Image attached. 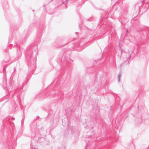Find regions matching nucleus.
Returning a JSON list of instances; mask_svg holds the SVG:
<instances>
[{
  "label": "nucleus",
  "mask_w": 149,
  "mask_h": 149,
  "mask_svg": "<svg viewBox=\"0 0 149 149\" xmlns=\"http://www.w3.org/2000/svg\"><path fill=\"white\" fill-rule=\"evenodd\" d=\"M35 149H38L37 148H35Z\"/></svg>",
  "instance_id": "20e7f679"
},
{
  "label": "nucleus",
  "mask_w": 149,
  "mask_h": 149,
  "mask_svg": "<svg viewBox=\"0 0 149 149\" xmlns=\"http://www.w3.org/2000/svg\"><path fill=\"white\" fill-rule=\"evenodd\" d=\"M121 54H122V53H123L122 50H121Z\"/></svg>",
  "instance_id": "f03ea898"
},
{
  "label": "nucleus",
  "mask_w": 149,
  "mask_h": 149,
  "mask_svg": "<svg viewBox=\"0 0 149 149\" xmlns=\"http://www.w3.org/2000/svg\"><path fill=\"white\" fill-rule=\"evenodd\" d=\"M31 57L32 56V55L31 54Z\"/></svg>",
  "instance_id": "39448f33"
},
{
  "label": "nucleus",
  "mask_w": 149,
  "mask_h": 149,
  "mask_svg": "<svg viewBox=\"0 0 149 149\" xmlns=\"http://www.w3.org/2000/svg\"><path fill=\"white\" fill-rule=\"evenodd\" d=\"M130 56H131V55H130V56H129V57L130 58Z\"/></svg>",
  "instance_id": "7ed1b4c3"
},
{
  "label": "nucleus",
  "mask_w": 149,
  "mask_h": 149,
  "mask_svg": "<svg viewBox=\"0 0 149 149\" xmlns=\"http://www.w3.org/2000/svg\"><path fill=\"white\" fill-rule=\"evenodd\" d=\"M22 123V120L21 121Z\"/></svg>",
  "instance_id": "423d86ee"
},
{
  "label": "nucleus",
  "mask_w": 149,
  "mask_h": 149,
  "mask_svg": "<svg viewBox=\"0 0 149 149\" xmlns=\"http://www.w3.org/2000/svg\"><path fill=\"white\" fill-rule=\"evenodd\" d=\"M121 76V74L120 73H119L118 75V81L119 82L120 80V78Z\"/></svg>",
  "instance_id": "f257e3e1"
}]
</instances>
